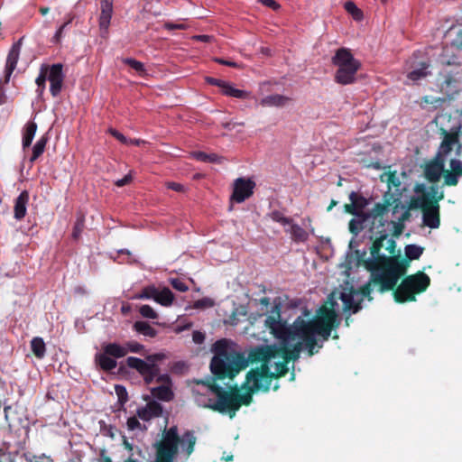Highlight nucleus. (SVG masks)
Wrapping results in <instances>:
<instances>
[{"label":"nucleus","mask_w":462,"mask_h":462,"mask_svg":"<svg viewBox=\"0 0 462 462\" xmlns=\"http://www.w3.org/2000/svg\"><path fill=\"white\" fill-rule=\"evenodd\" d=\"M134 328L140 334L144 336L154 337L157 334L156 330L145 321H136L134 324Z\"/></svg>","instance_id":"obj_29"},{"label":"nucleus","mask_w":462,"mask_h":462,"mask_svg":"<svg viewBox=\"0 0 462 462\" xmlns=\"http://www.w3.org/2000/svg\"><path fill=\"white\" fill-rule=\"evenodd\" d=\"M192 339L196 344H201L205 340V335L200 331H194Z\"/></svg>","instance_id":"obj_56"},{"label":"nucleus","mask_w":462,"mask_h":462,"mask_svg":"<svg viewBox=\"0 0 462 462\" xmlns=\"http://www.w3.org/2000/svg\"><path fill=\"white\" fill-rule=\"evenodd\" d=\"M271 217L273 221L278 222L283 226L291 223V219L285 217L281 212L273 211L271 214Z\"/></svg>","instance_id":"obj_46"},{"label":"nucleus","mask_w":462,"mask_h":462,"mask_svg":"<svg viewBox=\"0 0 462 462\" xmlns=\"http://www.w3.org/2000/svg\"><path fill=\"white\" fill-rule=\"evenodd\" d=\"M291 235L295 242H305L309 237L308 232L298 225L291 226Z\"/></svg>","instance_id":"obj_33"},{"label":"nucleus","mask_w":462,"mask_h":462,"mask_svg":"<svg viewBox=\"0 0 462 462\" xmlns=\"http://www.w3.org/2000/svg\"><path fill=\"white\" fill-rule=\"evenodd\" d=\"M390 206L389 202L376 203L369 212L363 211L357 214L349 222V231L357 236L364 229L365 223L370 219L372 220L371 232H374L379 226H385L386 221H383V217L390 211Z\"/></svg>","instance_id":"obj_9"},{"label":"nucleus","mask_w":462,"mask_h":462,"mask_svg":"<svg viewBox=\"0 0 462 462\" xmlns=\"http://www.w3.org/2000/svg\"><path fill=\"white\" fill-rule=\"evenodd\" d=\"M196 437L192 431H186L180 438L177 426L169 429L166 427L162 431V439L153 444L155 458L153 462H175L179 453V446L182 448L187 456L194 451Z\"/></svg>","instance_id":"obj_5"},{"label":"nucleus","mask_w":462,"mask_h":462,"mask_svg":"<svg viewBox=\"0 0 462 462\" xmlns=\"http://www.w3.org/2000/svg\"><path fill=\"white\" fill-rule=\"evenodd\" d=\"M48 80L51 84L50 90L51 95L57 97L62 89L64 81V74L60 63L48 67Z\"/></svg>","instance_id":"obj_15"},{"label":"nucleus","mask_w":462,"mask_h":462,"mask_svg":"<svg viewBox=\"0 0 462 462\" xmlns=\"http://www.w3.org/2000/svg\"><path fill=\"white\" fill-rule=\"evenodd\" d=\"M103 351L114 358H121L127 355L128 349L125 346L117 343H108L103 345Z\"/></svg>","instance_id":"obj_24"},{"label":"nucleus","mask_w":462,"mask_h":462,"mask_svg":"<svg viewBox=\"0 0 462 462\" xmlns=\"http://www.w3.org/2000/svg\"><path fill=\"white\" fill-rule=\"evenodd\" d=\"M155 378L158 383H162V385L172 386L171 379L169 374H158V375Z\"/></svg>","instance_id":"obj_49"},{"label":"nucleus","mask_w":462,"mask_h":462,"mask_svg":"<svg viewBox=\"0 0 462 462\" xmlns=\"http://www.w3.org/2000/svg\"><path fill=\"white\" fill-rule=\"evenodd\" d=\"M32 351L38 358H42L45 355V343L41 337H34L31 342Z\"/></svg>","instance_id":"obj_31"},{"label":"nucleus","mask_w":462,"mask_h":462,"mask_svg":"<svg viewBox=\"0 0 462 462\" xmlns=\"http://www.w3.org/2000/svg\"><path fill=\"white\" fill-rule=\"evenodd\" d=\"M358 296L357 293L355 291L349 290V291H344L339 293L338 298L343 302V309L345 310H352L354 313L357 312L359 310L360 304L355 300V297Z\"/></svg>","instance_id":"obj_19"},{"label":"nucleus","mask_w":462,"mask_h":462,"mask_svg":"<svg viewBox=\"0 0 462 462\" xmlns=\"http://www.w3.org/2000/svg\"><path fill=\"white\" fill-rule=\"evenodd\" d=\"M345 211L352 214L354 216H356L357 214L361 213L362 211H358V209L356 208L355 204L351 202L350 204H346L344 206Z\"/></svg>","instance_id":"obj_55"},{"label":"nucleus","mask_w":462,"mask_h":462,"mask_svg":"<svg viewBox=\"0 0 462 462\" xmlns=\"http://www.w3.org/2000/svg\"><path fill=\"white\" fill-rule=\"evenodd\" d=\"M154 300L162 306H170L174 300V295L169 288H163L162 291L157 289Z\"/></svg>","instance_id":"obj_27"},{"label":"nucleus","mask_w":462,"mask_h":462,"mask_svg":"<svg viewBox=\"0 0 462 462\" xmlns=\"http://www.w3.org/2000/svg\"><path fill=\"white\" fill-rule=\"evenodd\" d=\"M127 427L129 430H134L141 428V423L136 417H130L127 420Z\"/></svg>","instance_id":"obj_50"},{"label":"nucleus","mask_w":462,"mask_h":462,"mask_svg":"<svg viewBox=\"0 0 462 462\" xmlns=\"http://www.w3.org/2000/svg\"><path fill=\"white\" fill-rule=\"evenodd\" d=\"M255 182L251 179L238 178L234 181L231 199L242 203L254 193Z\"/></svg>","instance_id":"obj_12"},{"label":"nucleus","mask_w":462,"mask_h":462,"mask_svg":"<svg viewBox=\"0 0 462 462\" xmlns=\"http://www.w3.org/2000/svg\"><path fill=\"white\" fill-rule=\"evenodd\" d=\"M163 406H143L137 410L138 417L143 420H150L152 418L162 416Z\"/></svg>","instance_id":"obj_22"},{"label":"nucleus","mask_w":462,"mask_h":462,"mask_svg":"<svg viewBox=\"0 0 462 462\" xmlns=\"http://www.w3.org/2000/svg\"><path fill=\"white\" fill-rule=\"evenodd\" d=\"M132 180H133V176L130 172L127 175H125L123 179L116 180V185L117 187H123L125 185L129 184Z\"/></svg>","instance_id":"obj_52"},{"label":"nucleus","mask_w":462,"mask_h":462,"mask_svg":"<svg viewBox=\"0 0 462 462\" xmlns=\"http://www.w3.org/2000/svg\"><path fill=\"white\" fill-rule=\"evenodd\" d=\"M151 393L154 398L165 402H171L174 397V393L171 389V386L169 385H160L158 387L152 388Z\"/></svg>","instance_id":"obj_21"},{"label":"nucleus","mask_w":462,"mask_h":462,"mask_svg":"<svg viewBox=\"0 0 462 462\" xmlns=\"http://www.w3.org/2000/svg\"><path fill=\"white\" fill-rule=\"evenodd\" d=\"M164 357L162 354L151 355L146 357V361L130 356L126 359V364L130 368L135 369L143 377L145 383L150 384L160 373L159 366L155 361L162 360Z\"/></svg>","instance_id":"obj_10"},{"label":"nucleus","mask_w":462,"mask_h":462,"mask_svg":"<svg viewBox=\"0 0 462 462\" xmlns=\"http://www.w3.org/2000/svg\"><path fill=\"white\" fill-rule=\"evenodd\" d=\"M220 88H221L222 93L226 96H229V97H236V98H240V99H246V98L250 97L249 92H247L245 90L236 88L231 83H229L227 81H224V83L222 84Z\"/></svg>","instance_id":"obj_23"},{"label":"nucleus","mask_w":462,"mask_h":462,"mask_svg":"<svg viewBox=\"0 0 462 462\" xmlns=\"http://www.w3.org/2000/svg\"><path fill=\"white\" fill-rule=\"evenodd\" d=\"M443 138L439 147L438 152L436 156L446 161V157L450 153V152L456 148V152L457 155L461 154L462 145L459 142V135L457 132H448L446 130L442 131Z\"/></svg>","instance_id":"obj_11"},{"label":"nucleus","mask_w":462,"mask_h":462,"mask_svg":"<svg viewBox=\"0 0 462 462\" xmlns=\"http://www.w3.org/2000/svg\"><path fill=\"white\" fill-rule=\"evenodd\" d=\"M206 81L208 84H211V85H214V86H217L218 88H221V86H222V84L224 83L225 80L217 79L211 78V77H207L206 78Z\"/></svg>","instance_id":"obj_60"},{"label":"nucleus","mask_w":462,"mask_h":462,"mask_svg":"<svg viewBox=\"0 0 462 462\" xmlns=\"http://www.w3.org/2000/svg\"><path fill=\"white\" fill-rule=\"evenodd\" d=\"M95 360L98 365L106 371L113 370L116 367L117 363L105 351L103 353L96 355Z\"/></svg>","instance_id":"obj_25"},{"label":"nucleus","mask_w":462,"mask_h":462,"mask_svg":"<svg viewBox=\"0 0 462 462\" xmlns=\"http://www.w3.org/2000/svg\"><path fill=\"white\" fill-rule=\"evenodd\" d=\"M164 28L167 30H185L187 29V25L184 23H165Z\"/></svg>","instance_id":"obj_51"},{"label":"nucleus","mask_w":462,"mask_h":462,"mask_svg":"<svg viewBox=\"0 0 462 462\" xmlns=\"http://www.w3.org/2000/svg\"><path fill=\"white\" fill-rule=\"evenodd\" d=\"M430 279L423 272L405 277L394 291L398 302L415 300V295L423 292L430 286Z\"/></svg>","instance_id":"obj_8"},{"label":"nucleus","mask_w":462,"mask_h":462,"mask_svg":"<svg viewBox=\"0 0 462 462\" xmlns=\"http://www.w3.org/2000/svg\"><path fill=\"white\" fill-rule=\"evenodd\" d=\"M4 84H5V79H0V105L5 103V101H6V95L5 93L4 87H3Z\"/></svg>","instance_id":"obj_58"},{"label":"nucleus","mask_w":462,"mask_h":462,"mask_svg":"<svg viewBox=\"0 0 462 462\" xmlns=\"http://www.w3.org/2000/svg\"><path fill=\"white\" fill-rule=\"evenodd\" d=\"M263 5L272 8L273 10L280 9L281 5L275 0H259Z\"/></svg>","instance_id":"obj_53"},{"label":"nucleus","mask_w":462,"mask_h":462,"mask_svg":"<svg viewBox=\"0 0 462 462\" xmlns=\"http://www.w3.org/2000/svg\"><path fill=\"white\" fill-rule=\"evenodd\" d=\"M125 346L127 347L128 352H133V353H139L143 349V345L139 344L138 342H134V341L126 343Z\"/></svg>","instance_id":"obj_48"},{"label":"nucleus","mask_w":462,"mask_h":462,"mask_svg":"<svg viewBox=\"0 0 462 462\" xmlns=\"http://www.w3.org/2000/svg\"><path fill=\"white\" fill-rule=\"evenodd\" d=\"M170 283L171 285L177 291H188L189 287L187 286V284L180 279L179 278H171L170 279Z\"/></svg>","instance_id":"obj_44"},{"label":"nucleus","mask_w":462,"mask_h":462,"mask_svg":"<svg viewBox=\"0 0 462 462\" xmlns=\"http://www.w3.org/2000/svg\"><path fill=\"white\" fill-rule=\"evenodd\" d=\"M36 130L37 125L34 122H29L26 124L23 137V145L24 148L29 147L32 144Z\"/></svg>","instance_id":"obj_28"},{"label":"nucleus","mask_w":462,"mask_h":462,"mask_svg":"<svg viewBox=\"0 0 462 462\" xmlns=\"http://www.w3.org/2000/svg\"><path fill=\"white\" fill-rule=\"evenodd\" d=\"M165 185L168 189H171L176 192L184 193L186 191V188L178 182L168 181L165 183Z\"/></svg>","instance_id":"obj_47"},{"label":"nucleus","mask_w":462,"mask_h":462,"mask_svg":"<svg viewBox=\"0 0 462 462\" xmlns=\"http://www.w3.org/2000/svg\"><path fill=\"white\" fill-rule=\"evenodd\" d=\"M374 233L378 234L379 237L370 247L372 258L365 263L366 269L371 272V277L363 288L364 294H369L372 286L380 292L393 290L407 269V263L399 259L400 254H395L396 243L388 239L384 226L375 228Z\"/></svg>","instance_id":"obj_2"},{"label":"nucleus","mask_w":462,"mask_h":462,"mask_svg":"<svg viewBox=\"0 0 462 462\" xmlns=\"http://www.w3.org/2000/svg\"><path fill=\"white\" fill-rule=\"evenodd\" d=\"M336 298L337 293L332 292L311 320L306 321L298 317L291 326H287L281 319L280 308L275 306L273 314L265 319V325L281 340L282 355L278 356L280 350H276L274 346L255 349L251 357L253 360L261 361V367L249 371L240 387L236 385L222 388L217 385L216 378L194 380L193 383L201 387L202 393L215 397V404H249L254 393L270 389L273 378L287 373L289 359L298 358L302 349H307L311 356L316 352L317 337H321L322 341L328 339L331 331L339 325ZM194 391L200 393V389Z\"/></svg>","instance_id":"obj_1"},{"label":"nucleus","mask_w":462,"mask_h":462,"mask_svg":"<svg viewBox=\"0 0 462 462\" xmlns=\"http://www.w3.org/2000/svg\"><path fill=\"white\" fill-rule=\"evenodd\" d=\"M109 133L113 136H115L118 141H120L122 143H125V144L128 143V140L126 139V137L124 134H122L121 133H119L118 131H116L115 129H110Z\"/></svg>","instance_id":"obj_54"},{"label":"nucleus","mask_w":462,"mask_h":462,"mask_svg":"<svg viewBox=\"0 0 462 462\" xmlns=\"http://www.w3.org/2000/svg\"><path fill=\"white\" fill-rule=\"evenodd\" d=\"M462 88V69L456 68L442 74L441 88L448 95L458 92Z\"/></svg>","instance_id":"obj_13"},{"label":"nucleus","mask_w":462,"mask_h":462,"mask_svg":"<svg viewBox=\"0 0 462 462\" xmlns=\"http://www.w3.org/2000/svg\"><path fill=\"white\" fill-rule=\"evenodd\" d=\"M291 98L280 94L269 95L259 101L263 107H282L291 102Z\"/></svg>","instance_id":"obj_18"},{"label":"nucleus","mask_w":462,"mask_h":462,"mask_svg":"<svg viewBox=\"0 0 462 462\" xmlns=\"http://www.w3.org/2000/svg\"><path fill=\"white\" fill-rule=\"evenodd\" d=\"M98 461L99 462H113L112 459L108 456L105 455V451H102Z\"/></svg>","instance_id":"obj_63"},{"label":"nucleus","mask_w":462,"mask_h":462,"mask_svg":"<svg viewBox=\"0 0 462 462\" xmlns=\"http://www.w3.org/2000/svg\"><path fill=\"white\" fill-rule=\"evenodd\" d=\"M331 62L337 68L334 77L337 83L349 85L356 81V75L361 68V63L353 56L349 49L344 47L337 49Z\"/></svg>","instance_id":"obj_7"},{"label":"nucleus","mask_w":462,"mask_h":462,"mask_svg":"<svg viewBox=\"0 0 462 462\" xmlns=\"http://www.w3.org/2000/svg\"><path fill=\"white\" fill-rule=\"evenodd\" d=\"M192 39L195 41L209 42L212 41L213 37L209 35H195L192 37Z\"/></svg>","instance_id":"obj_61"},{"label":"nucleus","mask_w":462,"mask_h":462,"mask_svg":"<svg viewBox=\"0 0 462 462\" xmlns=\"http://www.w3.org/2000/svg\"><path fill=\"white\" fill-rule=\"evenodd\" d=\"M442 174L444 185H457L459 178L462 177V162L452 159L449 162V170H445V161L438 156H435L433 160L426 163L424 176L429 181L432 183L439 181Z\"/></svg>","instance_id":"obj_6"},{"label":"nucleus","mask_w":462,"mask_h":462,"mask_svg":"<svg viewBox=\"0 0 462 462\" xmlns=\"http://www.w3.org/2000/svg\"><path fill=\"white\" fill-rule=\"evenodd\" d=\"M23 41V37L20 38L15 43L13 44L12 48L10 49V51L8 52L5 69V72H4L5 83L9 82L10 77H11L13 71L14 70V69L16 68V65H17V62H18V60L20 57Z\"/></svg>","instance_id":"obj_16"},{"label":"nucleus","mask_w":462,"mask_h":462,"mask_svg":"<svg viewBox=\"0 0 462 462\" xmlns=\"http://www.w3.org/2000/svg\"><path fill=\"white\" fill-rule=\"evenodd\" d=\"M85 226V217L83 215H79L73 227L72 237L79 239Z\"/></svg>","instance_id":"obj_38"},{"label":"nucleus","mask_w":462,"mask_h":462,"mask_svg":"<svg viewBox=\"0 0 462 462\" xmlns=\"http://www.w3.org/2000/svg\"><path fill=\"white\" fill-rule=\"evenodd\" d=\"M423 248L416 245H409L405 247V254L409 260H416L420 257Z\"/></svg>","instance_id":"obj_37"},{"label":"nucleus","mask_w":462,"mask_h":462,"mask_svg":"<svg viewBox=\"0 0 462 462\" xmlns=\"http://www.w3.org/2000/svg\"><path fill=\"white\" fill-rule=\"evenodd\" d=\"M123 62L129 65L132 69H134L135 71H137L141 75L145 74V69L142 62L132 59V58H125L123 60Z\"/></svg>","instance_id":"obj_41"},{"label":"nucleus","mask_w":462,"mask_h":462,"mask_svg":"<svg viewBox=\"0 0 462 462\" xmlns=\"http://www.w3.org/2000/svg\"><path fill=\"white\" fill-rule=\"evenodd\" d=\"M422 103L424 104H435V103H439L440 101V99H433L430 97H422L421 99Z\"/></svg>","instance_id":"obj_62"},{"label":"nucleus","mask_w":462,"mask_h":462,"mask_svg":"<svg viewBox=\"0 0 462 462\" xmlns=\"http://www.w3.org/2000/svg\"><path fill=\"white\" fill-rule=\"evenodd\" d=\"M349 199L351 202H353L356 206V208L358 209V211H363V209L367 206L368 201L365 198H364L362 195L352 191L349 194Z\"/></svg>","instance_id":"obj_36"},{"label":"nucleus","mask_w":462,"mask_h":462,"mask_svg":"<svg viewBox=\"0 0 462 462\" xmlns=\"http://www.w3.org/2000/svg\"><path fill=\"white\" fill-rule=\"evenodd\" d=\"M346 11L352 15L356 21H361L364 18V14L354 2L347 1L344 5Z\"/></svg>","instance_id":"obj_34"},{"label":"nucleus","mask_w":462,"mask_h":462,"mask_svg":"<svg viewBox=\"0 0 462 462\" xmlns=\"http://www.w3.org/2000/svg\"><path fill=\"white\" fill-rule=\"evenodd\" d=\"M215 304L214 300L210 298H203L194 302V308L196 309H208L213 307Z\"/></svg>","instance_id":"obj_45"},{"label":"nucleus","mask_w":462,"mask_h":462,"mask_svg":"<svg viewBox=\"0 0 462 462\" xmlns=\"http://www.w3.org/2000/svg\"><path fill=\"white\" fill-rule=\"evenodd\" d=\"M115 391L118 397V404H125L128 401L126 389L124 386L116 385Z\"/></svg>","instance_id":"obj_43"},{"label":"nucleus","mask_w":462,"mask_h":462,"mask_svg":"<svg viewBox=\"0 0 462 462\" xmlns=\"http://www.w3.org/2000/svg\"><path fill=\"white\" fill-rule=\"evenodd\" d=\"M394 179H396L395 172H390L389 174H387L386 181L388 183H393L394 184Z\"/></svg>","instance_id":"obj_64"},{"label":"nucleus","mask_w":462,"mask_h":462,"mask_svg":"<svg viewBox=\"0 0 462 462\" xmlns=\"http://www.w3.org/2000/svg\"><path fill=\"white\" fill-rule=\"evenodd\" d=\"M192 157L201 161V162H217L220 163L224 161V158L218 156L216 153H205L203 152H193L191 153Z\"/></svg>","instance_id":"obj_30"},{"label":"nucleus","mask_w":462,"mask_h":462,"mask_svg":"<svg viewBox=\"0 0 462 462\" xmlns=\"http://www.w3.org/2000/svg\"><path fill=\"white\" fill-rule=\"evenodd\" d=\"M139 311L143 318L152 319H155L158 318V314L156 313V311L149 305H143L140 308Z\"/></svg>","instance_id":"obj_42"},{"label":"nucleus","mask_w":462,"mask_h":462,"mask_svg":"<svg viewBox=\"0 0 462 462\" xmlns=\"http://www.w3.org/2000/svg\"><path fill=\"white\" fill-rule=\"evenodd\" d=\"M214 60L222 65H226V66H229V67H233V68L239 67L236 62L226 60H223L220 58H215Z\"/></svg>","instance_id":"obj_57"},{"label":"nucleus","mask_w":462,"mask_h":462,"mask_svg":"<svg viewBox=\"0 0 462 462\" xmlns=\"http://www.w3.org/2000/svg\"><path fill=\"white\" fill-rule=\"evenodd\" d=\"M29 200V193L23 190L16 199L14 205V217L16 219H22L26 214V205Z\"/></svg>","instance_id":"obj_20"},{"label":"nucleus","mask_w":462,"mask_h":462,"mask_svg":"<svg viewBox=\"0 0 462 462\" xmlns=\"http://www.w3.org/2000/svg\"><path fill=\"white\" fill-rule=\"evenodd\" d=\"M113 2L114 0H102L100 3L99 29L103 38H106L108 34V27L113 14Z\"/></svg>","instance_id":"obj_17"},{"label":"nucleus","mask_w":462,"mask_h":462,"mask_svg":"<svg viewBox=\"0 0 462 462\" xmlns=\"http://www.w3.org/2000/svg\"><path fill=\"white\" fill-rule=\"evenodd\" d=\"M207 408H210L215 411H217L223 416H228L230 419H233L236 411L241 408V406H206Z\"/></svg>","instance_id":"obj_32"},{"label":"nucleus","mask_w":462,"mask_h":462,"mask_svg":"<svg viewBox=\"0 0 462 462\" xmlns=\"http://www.w3.org/2000/svg\"><path fill=\"white\" fill-rule=\"evenodd\" d=\"M452 44L457 49H462V30L457 32Z\"/></svg>","instance_id":"obj_59"},{"label":"nucleus","mask_w":462,"mask_h":462,"mask_svg":"<svg viewBox=\"0 0 462 462\" xmlns=\"http://www.w3.org/2000/svg\"><path fill=\"white\" fill-rule=\"evenodd\" d=\"M211 351L214 356L210 362V371L217 379H232L248 365L245 355L229 339L216 341Z\"/></svg>","instance_id":"obj_3"},{"label":"nucleus","mask_w":462,"mask_h":462,"mask_svg":"<svg viewBox=\"0 0 462 462\" xmlns=\"http://www.w3.org/2000/svg\"><path fill=\"white\" fill-rule=\"evenodd\" d=\"M395 205L394 207L393 208V215H394L395 213H397L399 211V209H402L403 210L402 214L401 215V217H397V220H388L385 218V216L383 217V221H386L385 222V226L386 225H391L393 226V236H400L403 229H404V221H406L407 219H409L411 214H410V208L409 207L406 208L405 206H403L400 201L398 200H394Z\"/></svg>","instance_id":"obj_14"},{"label":"nucleus","mask_w":462,"mask_h":462,"mask_svg":"<svg viewBox=\"0 0 462 462\" xmlns=\"http://www.w3.org/2000/svg\"><path fill=\"white\" fill-rule=\"evenodd\" d=\"M430 63L429 62H420L417 69H412L407 75L408 79L412 81H417L421 79L426 78L430 74Z\"/></svg>","instance_id":"obj_26"},{"label":"nucleus","mask_w":462,"mask_h":462,"mask_svg":"<svg viewBox=\"0 0 462 462\" xmlns=\"http://www.w3.org/2000/svg\"><path fill=\"white\" fill-rule=\"evenodd\" d=\"M157 288L154 286H147L142 291L135 295L134 299H153L155 300Z\"/></svg>","instance_id":"obj_39"},{"label":"nucleus","mask_w":462,"mask_h":462,"mask_svg":"<svg viewBox=\"0 0 462 462\" xmlns=\"http://www.w3.org/2000/svg\"><path fill=\"white\" fill-rule=\"evenodd\" d=\"M47 143V137L42 136L37 143L34 144L32 148V155L30 159L31 162H34L38 159L45 150V146Z\"/></svg>","instance_id":"obj_35"},{"label":"nucleus","mask_w":462,"mask_h":462,"mask_svg":"<svg viewBox=\"0 0 462 462\" xmlns=\"http://www.w3.org/2000/svg\"><path fill=\"white\" fill-rule=\"evenodd\" d=\"M415 196L411 197L410 209H421L423 225L430 228H438L440 225L439 201L444 199V192L437 185L426 186L417 184Z\"/></svg>","instance_id":"obj_4"},{"label":"nucleus","mask_w":462,"mask_h":462,"mask_svg":"<svg viewBox=\"0 0 462 462\" xmlns=\"http://www.w3.org/2000/svg\"><path fill=\"white\" fill-rule=\"evenodd\" d=\"M46 79H48V66L42 65L41 67L40 75L36 79V84L40 89V93H42V91L45 88Z\"/></svg>","instance_id":"obj_40"}]
</instances>
